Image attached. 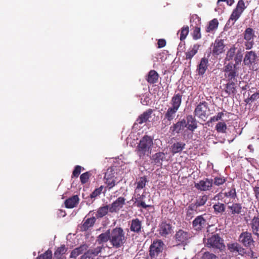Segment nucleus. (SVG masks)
<instances>
[{
	"label": "nucleus",
	"mask_w": 259,
	"mask_h": 259,
	"mask_svg": "<svg viewBox=\"0 0 259 259\" xmlns=\"http://www.w3.org/2000/svg\"><path fill=\"white\" fill-rule=\"evenodd\" d=\"M186 144L182 142L174 143L171 146V151L173 154L181 152L185 148Z\"/></svg>",
	"instance_id": "nucleus-39"
},
{
	"label": "nucleus",
	"mask_w": 259,
	"mask_h": 259,
	"mask_svg": "<svg viewBox=\"0 0 259 259\" xmlns=\"http://www.w3.org/2000/svg\"><path fill=\"white\" fill-rule=\"evenodd\" d=\"M157 232L161 237L166 238L174 233V227L169 221L162 220L158 225Z\"/></svg>",
	"instance_id": "nucleus-6"
},
{
	"label": "nucleus",
	"mask_w": 259,
	"mask_h": 259,
	"mask_svg": "<svg viewBox=\"0 0 259 259\" xmlns=\"http://www.w3.org/2000/svg\"><path fill=\"white\" fill-rule=\"evenodd\" d=\"M208 60L205 57L201 59L200 63L197 67V71L199 75H203L208 68Z\"/></svg>",
	"instance_id": "nucleus-26"
},
{
	"label": "nucleus",
	"mask_w": 259,
	"mask_h": 259,
	"mask_svg": "<svg viewBox=\"0 0 259 259\" xmlns=\"http://www.w3.org/2000/svg\"><path fill=\"white\" fill-rule=\"evenodd\" d=\"M239 242L246 247L250 248L253 245L254 241L251 233L245 231L241 233L239 236Z\"/></svg>",
	"instance_id": "nucleus-11"
},
{
	"label": "nucleus",
	"mask_w": 259,
	"mask_h": 259,
	"mask_svg": "<svg viewBox=\"0 0 259 259\" xmlns=\"http://www.w3.org/2000/svg\"><path fill=\"white\" fill-rule=\"evenodd\" d=\"M126 240L125 232L121 227H116L110 230V244L112 247L117 249L123 247Z\"/></svg>",
	"instance_id": "nucleus-1"
},
{
	"label": "nucleus",
	"mask_w": 259,
	"mask_h": 259,
	"mask_svg": "<svg viewBox=\"0 0 259 259\" xmlns=\"http://www.w3.org/2000/svg\"><path fill=\"white\" fill-rule=\"evenodd\" d=\"M236 252L239 254L243 255L245 253V249H244L240 244L239 245Z\"/></svg>",
	"instance_id": "nucleus-62"
},
{
	"label": "nucleus",
	"mask_w": 259,
	"mask_h": 259,
	"mask_svg": "<svg viewBox=\"0 0 259 259\" xmlns=\"http://www.w3.org/2000/svg\"><path fill=\"white\" fill-rule=\"evenodd\" d=\"M81 168L82 167L80 165L75 166L72 172V178L73 177L77 178L80 174Z\"/></svg>",
	"instance_id": "nucleus-57"
},
{
	"label": "nucleus",
	"mask_w": 259,
	"mask_h": 259,
	"mask_svg": "<svg viewBox=\"0 0 259 259\" xmlns=\"http://www.w3.org/2000/svg\"><path fill=\"white\" fill-rule=\"evenodd\" d=\"M225 92L228 94H235L236 92L234 81H229L226 85Z\"/></svg>",
	"instance_id": "nucleus-43"
},
{
	"label": "nucleus",
	"mask_w": 259,
	"mask_h": 259,
	"mask_svg": "<svg viewBox=\"0 0 259 259\" xmlns=\"http://www.w3.org/2000/svg\"><path fill=\"white\" fill-rule=\"evenodd\" d=\"M67 247L64 244L61 245L60 247H58L54 254V257L55 259H65L64 255L67 251Z\"/></svg>",
	"instance_id": "nucleus-30"
},
{
	"label": "nucleus",
	"mask_w": 259,
	"mask_h": 259,
	"mask_svg": "<svg viewBox=\"0 0 259 259\" xmlns=\"http://www.w3.org/2000/svg\"><path fill=\"white\" fill-rule=\"evenodd\" d=\"M218 26L219 21L218 19L214 18L208 22V25L206 27V32L213 33L218 29Z\"/></svg>",
	"instance_id": "nucleus-36"
},
{
	"label": "nucleus",
	"mask_w": 259,
	"mask_h": 259,
	"mask_svg": "<svg viewBox=\"0 0 259 259\" xmlns=\"http://www.w3.org/2000/svg\"><path fill=\"white\" fill-rule=\"evenodd\" d=\"M259 99V93H255L252 94L249 98L245 100L247 104H250L251 103Z\"/></svg>",
	"instance_id": "nucleus-54"
},
{
	"label": "nucleus",
	"mask_w": 259,
	"mask_h": 259,
	"mask_svg": "<svg viewBox=\"0 0 259 259\" xmlns=\"http://www.w3.org/2000/svg\"><path fill=\"white\" fill-rule=\"evenodd\" d=\"M109 212V206L108 205L100 207L97 211L96 219L102 218Z\"/></svg>",
	"instance_id": "nucleus-40"
},
{
	"label": "nucleus",
	"mask_w": 259,
	"mask_h": 259,
	"mask_svg": "<svg viewBox=\"0 0 259 259\" xmlns=\"http://www.w3.org/2000/svg\"><path fill=\"white\" fill-rule=\"evenodd\" d=\"M206 244L207 247H212L220 250H223L225 248L223 240L218 234L212 235L208 238Z\"/></svg>",
	"instance_id": "nucleus-9"
},
{
	"label": "nucleus",
	"mask_w": 259,
	"mask_h": 259,
	"mask_svg": "<svg viewBox=\"0 0 259 259\" xmlns=\"http://www.w3.org/2000/svg\"><path fill=\"white\" fill-rule=\"evenodd\" d=\"M191 238V234L182 229L176 231L174 238L178 245H185L187 241Z\"/></svg>",
	"instance_id": "nucleus-8"
},
{
	"label": "nucleus",
	"mask_w": 259,
	"mask_h": 259,
	"mask_svg": "<svg viewBox=\"0 0 259 259\" xmlns=\"http://www.w3.org/2000/svg\"><path fill=\"white\" fill-rule=\"evenodd\" d=\"M231 213L233 215L239 214L242 211V207L241 204L239 203H233L232 205L228 206Z\"/></svg>",
	"instance_id": "nucleus-38"
},
{
	"label": "nucleus",
	"mask_w": 259,
	"mask_h": 259,
	"mask_svg": "<svg viewBox=\"0 0 259 259\" xmlns=\"http://www.w3.org/2000/svg\"><path fill=\"white\" fill-rule=\"evenodd\" d=\"M178 111V110L171 107L167 109L162 120V124H164V126H167L171 124V121L175 118Z\"/></svg>",
	"instance_id": "nucleus-17"
},
{
	"label": "nucleus",
	"mask_w": 259,
	"mask_h": 259,
	"mask_svg": "<svg viewBox=\"0 0 259 259\" xmlns=\"http://www.w3.org/2000/svg\"><path fill=\"white\" fill-rule=\"evenodd\" d=\"M115 168L114 166L109 167L105 173L104 180L108 189L113 188L116 185Z\"/></svg>",
	"instance_id": "nucleus-7"
},
{
	"label": "nucleus",
	"mask_w": 259,
	"mask_h": 259,
	"mask_svg": "<svg viewBox=\"0 0 259 259\" xmlns=\"http://www.w3.org/2000/svg\"><path fill=\"white\" fill-rule=\"evenodd\" d=\"M253 191L255 194V198L259 199V187H255L253 188Z\"/></svg>",
	"instance_id": "nucleus-63"
},
{
	"label": "nucleus",
	"mask_w": 259,
	"mask_h": 259,
	"mask_svg": "<svg viewBox=\"0 0 259 259\" xmlns=\"http://www.w3.org/2000/svg\"><path fill=\"white\" fill-rule=\"evenodd\" d=\"M88 246L84 244L81 245L78 247L74 249L71 252L70 257L75 258L79 255L82 254L84 251L87 250Z\"/></svg>",
	"instance_id": "nucleus-34"
},
{
	"label": "nucleus",
	"mask_w": 259,
	"mask_h": 259,
	"mask_svg": "<svg viewBox=\"0 0 259 259\" xmlns=\"http://www.w3.org/2000/svg\"><path fill=\"white\" fill-rule=\"evenodd\" d=\"M250 226L252 233L259 238V216L254 217L251 220Z\"/></svg>",
	"instance_id": "nucleus-29"
},
{
	"label": "nucleus",
	"mask_w": 259,
	"mask_h": 259,
	"mask_svg": "<svg viewBox=\"0 0 259 259\" xmlns=\"http://www.w3.org/2000/svg\"><path fill=\"white\" fill-rule=\"evenodd\" d=\"M214 209V213L215 214H222L226 210V206L224 203L218 202L214 203L212 206Z\"/></svg>",
	"instance_id": "nucleus-41"
},
{
	"label": "nucleus",
	"mask_w": 259,
	"mask_h": 259,
	"mask_svg": "<svg viewBox=\"0 0 259 259\" xmlns=\"http://www.w3.org/2000/svg\"><path fill=\"white\" fill-rule=\"evenodd\" d=\"M239 245V244L237 243H232L231 244H229L228 246V249L232 252H236Z\"/></svg>",
	"instance_id": "nucleus-59"
},
{
	"label": "nucleus",
	"mask_w": 259,
	"mask_h": 259,
	"mask_svg": "<svg viewBox=\"0 0 259 259\" xmlns=\"http://www.w3.org/2000/svg\"><path fill=\"white\" fill-rule=\"evenodd\" d=\"M241 14H242L241 13H240L239 12H238L236 10H235V9H234V10L233 11V12L230 16V17L228 20L227 24L230 23L231 22V21H233V24L234 23V22H236L239 19V18L241 15Z\"/></svg>",
	"instance_id": "nucleus-47"
},
{
	"label": "nucleus",
	"mask_w": 259,
	"mask_h": 259,
	"mask_svg": "<svg viewBox=\"0 0 259 259\" xmlns=\"http://www.w3.org/2000/svg\"><path fill=\"white\" fill-rule=\"evenodd\" d=\"M110 230H107L105 232L101 233L97 238L96 242L99 244H103L110 242Z\"/></svg>",
	"instance_id": "nucleus-31"
},
{
	"label": "nucleus",
	"mask_w": 259,
	"mask_h": 259,
	"mask_svg": "<svg viewBox=\"0 0 259 259\" xmlns=\"http://www.w3.org/2000/svg\"><path fill=\"white\" fill-rule=\"evenodd\" d=\"M52 252L51 250L48 249L44 253L38 255L35 259H52Z\"/></svg>",
	"instance_id": "nucleus-48"
},
{
	"label": "nucleus",
	"mask_w": 259,
	"mask_h": 259,
	"mask_svg": "<svg viewBox=\"0 0 259 259\" xmlns=\"http://www.w3.org/2000/svg\"><path fill=\"white\" fill-rule=\"evenodd\" d=\"M103 186H101L98 188H96L91 194L90 197L91 198H95L101 194V192L103 189Z\"/></svg>",
	"instance_id": "nucleus-53"
},
{
	"label": "nucleus",
	"mask_w": 259,
	"mask_h": 259,
	"mask_svg": "<svg viewBox=\"0 0 259 259\" xmlns=\"http://www.w3.org/2000/svg\"><path fill=\"white\" fill-rule=\"evenodd\" d=\"M224 113L222 112H219L217 115L213 116L207 122V124L209 125V123H212L222 119V117L224 116Z\"/></svg>",
	"instance_id": "nucleus-52"
},
{
	"label": "nucleus",
	"mask_w": 259,
	"mask_h": 259,
	"mask_svg": "<svg viewBox=\"0 0 259 259\" xmlns=\"http://www.w3.org/2000/svg\"><path fill=\"white\" fill-rule=\"evenodd\" d=\"M142 221L138 218L133 219L131 221L130 227V230L132 232L140 234L142 231Z\"/></svg>",
	"instance_id": "nucleus-20"
},
{
	"label": "nucleus",
	"mask_w": 259,
	"mask_h": 259,
	"mask_svg": "<svg viewBox=\"0 0 259 259\" xmlns=\"http://www.w3.org/2000/svg\"><path fill=\"white\" fill-rule=\"evenodd\" d=\"M125 204V199L123 197H119L114 201L109 206V212L111 213H118Z\"/></svg>",
	"instance_id": "nucleus-13"
},
{
	"label": "nucleus",
	"mask_w": 259,
	"mask_h": 259,
	"mask_svg": "<svg viewBox=\"0 0 259 259\" xmlns=\"http://www.w3.org/2000/svg\"><path fill=\"white\" fill-rule=\"evenodd\" d=\"M147 182V180L145 177H141L140 180L138 182L137 189H143L145 187Z\"/></svg>",
	"instance_id": "nucleus-56"
},
{
	"label": "nucleus",
	"mask_w": 259,
	"mask_h": 259,
	"mask_svg": "<svg viewBox=\"0 0 259 259\" xmlns=\"http://www.w3.org/2000/svg\"><path fill=\"white\" fill-rule=\"evenodd\" d=\"M208 200V196L203 195L199 196L196 200L195 203H193L198 208L204 206Z\"/></svg>",
	"instance_id": "nucleus-42"
},
{
	"label": "nucleus",
	"mask_w": 259,
	"mask_h": 259,
	"mask_svg": "<svg viewBox=\"0 0 259 259\" xmlns=\"http://www.w3.org/2000/svg\"><path fill=\"white\" fill-rule=\"evenodd\" d=\"M87 215L83 219L80 226L82 231H87L93 227L96 223L97 219L95 217L87 218Z\"/></svg>",
	"instance_id": "nucleus-18"
},
{
	"label": "nucleus",
	"mask_w": 259,
	"mask_h": 259,
	"mask_svg": "<svg viewBox=\"0 0 259 259\" xmlns=\"http://www.w3.org/2000/svg\"><path fill=\"white\" fill-rule=\"evenodd\" d=\"M224 196L226 197L235 199L237 197L236 189L234 187L231 189L228 192L224 193Z\"/></svg>",
	"instance_id": "nucleus-51"
},
{
	"label": "nucleus",
	"mask_w": 259,
	"mask_h": 259,
	"mask_svg": "<svg viewBox=\"0 0 259 259\" xmlns=\"http://www.w3.org/2000/svg\"><path fill=\"white\" fill-rule=\"evenodd\" d=\"M152 113L153 110L151 109H148L138 116L136 120L137 123L138 124H141L147 122L151 117V114Z\"/></svg>",
	"instance_id": "nucleus-27"
},
{
	"label": "nucleus",
	"mask_w": 259,
	"mask_h": 259,
	"mask_svg": "<svg viewBox=\"0 0 259 259\" xmlns=\"http://www.w3.org/2000/svg\"><path fill=\"white\" fill-rule=\"evenodd\" d=\"M164 247V243L161 240H154L149 247V256L151 258H156L158 255L162 252Z\"/></svg>",
	"instance_id": "nucleus-4"
},
{
	"label": "nucleus",
	"mask_w": 259,
	"mask_h": 259,
	"mask_svg": "<svg viewBox=\"0 0 259 259\" xmlns=\"http://www.w3.org/2000/svg\"><path fill=\"white\" fill-rule=\"evenodd\" d=\"M217 256L209 252H205L202 256V259H216Z\"/></svg>",
	"instance_id": "nucleus-58"
},
{
	"label": "nucleus",
	"mask_w": 259,
	"mask_h": 259,
	"mask_svg": "<svg viewBox=\"0 0 259 259\" xmlns=\"http://www.w3.org/2000/svg\"><path fill=\"white\" fill-rule=\"evenodd\" d=\"M195 21V26L193 27V31L192 32V37L193 39L194 40H197L199 39H200L201 38V34L200 32V20L199 19V18H197V16L194 18L193 17L190 19V23H191V26H193V22Z\"/></svg>",
	"instance_id": "nucleus-15"
},
{
	"label": "nucleus",
	"mask_w": 259,
	"mask_h": 259,
	"mask_svg": "<svg viewBox=\"0 0 259 259\" xmlns=\"http://www.w3.org/2000/svg\"><path fill=\"white\" fill-rule=\"evenodd\" d=\"M201 211L200 208H198L193 203H191L186 209V219L190 220L194 217L195 214Z\"/></svg>",
	"instance_id": "nucleus-22"
},
{
	"label": "nucleus",
	"mask_w": 259,
	"mask_h": 259,
	"mask_svg": "<svg viewBox=\"0 0 259 259\" xmlns=\"http://www.w3.org/2000/svg\"><path fill=\"white\" fill-rule=\"evenodd\" d=\"M91 176V174L90 171H87L81 174L80 176V180L81 183L82 184L87 183L88 182Z\"/></svg>",
	"instance_id": "nucleus-50"
},
{
	"label": "nucleus",
	"mask_w": 259,
	"mask_h": 259,
	"mask_svg": "<svg viewBox=\"0 0 259 259\" xmlns=\"http://www.w3.org/2000/svg\"><path fill=\"white\" fill-rule=\"evenodd\" d=\"M159 74L154 70H151L146 77V79L150 84H154L158 81Z\"/></svg>",
	"instance_id": "nucleus-33"
},
{
	"label": "nucleus",
	"mask_w": 259,
	"mask_h": 259,
	"mask_svg": "<svg viewBox=\"0 0 259 259\" xmlns=\"http://www.w3.org/2000/svg\"><path fill=\"white\" fill-rule=\"evenodd\" d=\"M208 103L205 101L200 102L196 107L194 115L198 118L205 121L209 116Z\"/></svg>",
	"instance_id": "nucleus-5"
},
{
	"label": "nucleus",
	"mask_w": 259,
	"mask_h": 259,
	"mask_svg": "<svg viewBox=\"0 0 259 259\" xmlns=\"http://www.w3.org/2000/svg\"><path fill=\"white\" fill-rule=\"evenodd\" d=\"M165 158V154L163 152H157L152 156V162L158 166L162 165V162Z\"/></svg>",
	"instance_id": "nucleus-37"
},
{
	"label": "nucleus",
	"mask_w": 259,
	"mask_h": 259,
	"mask_svg": "<svg viewBox=\"0 0 259 259\" xmlns=\"http://www.w3.org/2000/svg\"><path fill=\"white\" fill-rule=\"evenodd\" d=\"M185 120L186 127H187L189 131L193 132L197 128V122L193 115H187Z\"/></svg>",
	"instance_id": "nucleus-24"
},
{
	"label": "nucleus",
	"mask_w": 259,
	"mask_h": 259,
	"mask_svg": "<svg viewBox=\"0 0 259 259\" xmlns=\"http://www.w3.org/2000/svg\"><path fill=\"white\" fill-rule=\"evenodd\" d=\"M145 197V195L144 194L140 195V194H137L135 196V197L133 198L132 200L134 201V204L138 207H142L144 209H146L148 207H150V205H147L144 201V199Z\"/></svg>",
	"instance_id": "nucleus-21"
},
{
	"label": "nucleus",
	"mask_w": 259,
	"mask_h": 259,
	"mask_svg": "<svg viewBox=\"0 0 259 259\" xmlns=\"http://www.w3.org/2000/svg\"><path fill=\"white\" fill-rule=\"evenodd\" d=\"M227 4L230 6H232L234 3V0H227Z\"/></svg>",
	"instance_id": "nucleus-64"
},
{
	"label": "nucleus",
	"mask_w": 259,
	"mask_h": 259,
	"mask_svg": "<svg viewBox=\"0 0 259 259\" xmlns=\"http://www.w3.org/2000/svg\"><path fill=\"white\" fill-rule=\"evenodd\" d=\"M255 36L254 32L251 28H247L244 32V38L246 40L245 42V48L247 50L251 49L254 44L253 38Z\"/></svg>",
	"instance_id": "nucleus-12"
},
{
	"label": "nucleus",
	"mask_w": 259,
	"mask_h": 259,
	"mask_svg": "<svg viewBox=\"0 0 259 259\" xmlns=\"http://www.w3.org/2000/svg\"><path fill=\"white\" fill-rule=\"evenodd\" d=\"M179 32H180V39L181 41L185 40L189 32V27L188 26H184Z\"/></svg>",
	"instance_id": "nucleus-46"
},
{
	"label": "nucleus",
	"mask_w": 259,
	"mask_h": 259,
	"mask_svg": "<svg viewBox=\"0 0 259 259\" xmlns=\"http://www.w3.org/2000/svg\"><path fill=\"white\" fill-rule=\"evenodd\" d=\"M226 182V179L224 177H216L213 180V184L219 186L224 184Z\"/></svg>",
	"instance_id": "nucleus-49"
},
{
	"label": "nucleus",
	"mask_w": 259,
	"mask_h": 259,
	"mask_svg": "<svg viewBox=\"0 0 259 259\" xmlns=\"http://www.w3.org/2000/svg\"><path fill=\"white\" fill-rule=\"evenodd\" d=\"M215 128L218 133L225 134L226 133L227 126L224 122H219L217 123Z\"/></svg>",
	"instance_id": "nucleus-45"
},
{
	"label": "nucleus",
	"mask_w": 259,
	"mask_h": 259,
	"mask_svg": "<svg viewBox=\"0 0 259 259\" xmlns=\"http://www.w3.org/2000/svg\"><path fill=\"white\" fill-rule=\"evenodd\" d=\"M200 45L196 44L193 46L191 49H190L185 53L186 60H191L198 52Z\"/></svg>",
	"instance_id": "nucleus-35"
},
{
	"label": "nucleus",
	"mask_w": 259,
	"mask_h": 259,
	"mask_svg": "<svg viewBox=\"0 0 259 259\" xmlns=\"http://www.w3.org/2000/svg\"><path fill=\"white\" fill-rule=\"evenodd\" d=\"M257 58L256 53L252 51L246 52L244 58V63L245 65H250L254 63Z\"/></svg>",
	"instance_id": "nucleus-25"
},
{
	"label": "nucleus",
	"mask_w": 259,
	"mask_h": 259,
	"mask_svg": "<svg viewBox=\"0 0 259 259\" xmlns=\"http://www.w3.org/2000/svg\"><path fill=\"white\" fill-rule=\"evenodd\" d=\"M182 93H177L176 92H175L170 101L171 107L179 110L182 104Z\"/></svg>",
	"instance_id": "nucleus-23"
},
{
	"label": "nucleus",
	"mask_w": 259,
	"mask_h": 259,
	"mask_svg": "<svg viewBox=\"0 0 259 259\" xmlns=\"http://www.w3.org/2000/svg\"><path fill=\"white\" fill-rule=\"evenodd\" d=\"M224 41L223 39L217 38L212 44L211 53L213 57H218L219 55L225 52V45Z\"/></svg>",
	"instance_id": "nucleus-10"
},
{
	"label": "nucleus",
	"mask_w": 259,
	"mask_h": 259,
	"mask_svg": "<svg viewBox=\"0 0 259 259\" xmlns=\"http://www.w3.org/2000/svg\"><path fill=\"white\" fill-rule=\"evenodd\" d=\"M236 48L234 46H232L227 51L225 60L226 61L232 60L236 55Z\"/></svg>",
	"instance_id": "nucleus-44"
},
{
	"label": "nucleus",
	"mask_w": 259,
	"mask_h": 259,
	"mask_svg": "<svg viewBox=\"0 0 259 259\" xmlns=\"http://www.w3.org/2000/svg\"><path fill=\"white\" fill-rule=\"evenodd\" d=\"M186 127V120L185 119H183L181 121H179L177 123L174 124L170 127V130L173 133L179 134Z\"/></svg>",
	"instance_id": "nucleus-28"
},
{
	"label": "nucleus",
	"mask_w": 259,
	"mask_h": 259,
	"mask_svg": "<svg viewBox=\"0 0 259 259\" xmlns=\"http://www.w3.org/2000/svg\"><path fill=\"white\" fill-rule=\"evenodd\" d=\"M153 144V139L147 135L144 136L140 141L137 148V154L140 157H143L151 153V148Z\"/></svg>",
	"instance_id": "nucleus-2"
},
{
	"label": "nucleus",
	"mask_w": 259,
	"mask_h": 259,
	"mask_svg": "<svg viewBox=\"0 0 259 259\" xmlns=\"http://www.w3.org/2000/svg\"><path fill=\"white\" fill-rule=\"evenodd\" d=\"M223 71L228 81H235L236 77L238 76V68L232 62L224 65Z\"/></svg>",
	"instance_id": "nucleus-3"
},
{
	"label": "nucleus",
	"mask_w": 259,
	"mask_h": 259,
	"mask_svg": "<svg viewBox=\"0 0 259 259\" xmlns=\"http://www.w3.org/2000/svg\"><path fill=\"white\" fill-rule=\"evenodd\" d=\"M206 225V220L202 215L197 216L192 222V227L196 231L201 230Z\"/></svg>",
	"instance_id": "nucleus-19"
},
{
	"label": "nucleus",
	"mask_w": 259,
	"mask_h": 259,
	"mask_svg": "<svg viewBox=\"0 0 259 259\" xmlns=\"http://www.w3.org/2000/svg\"><path fill=\"white\" fill-rule=\"evenodd\" d=\"M157 44L159 48H163L166 45V41L164 39H160L158 40Z\"/></svg>",
	"instance_id": "nucleus-60"
},
{
	"label": "nucleus",
	"mask_w": 259,
	"mask_h": 259,
	"mask_svg": "<svg viewBox=\"0 0 259 259\" xmlns=\"http://www.w3.org/2000/svg\"><path fill=\"white\" fill-rule=\"evenodd\" d=\"M213 185V179L206 178L195 183V187L198 190L206 191L211 189Z\"/></svg>",
	"instance_id": "nucleus-14"
},
{
	"label": "nucleus",
	"mask_w": 259,
	"mask_h": 259,
	"mask_svg": "<svg viewBox=\"0 0 259 259\" xmlns=\"http://www.w3.org/2000/svg\"><path fill=\"white\" fill-rule=\"evenodd\" d=\"M236 6L238 7L239 8L244 10L246 8V6H245V3L243 0H239Z\"/></svg>",
	"instance_id": "nucleus-61"
},
{
	"label": "nucleus",
	"mask_w": 259,
	"mask_h": 259,
	"mask_svg": "<svg viewBox=\"0 0 259 259\" xmlns=\"http://www.w3.org/2000/svg\"><path fill=\"white\" fill-rule=\"evenodd\" d=\"M103 248V246H100L94 249H89L81 256L80 259H100L98 254L102 251Z\"/></svg>",
	"instance_id": "nucleus-16"
},
{
	"label": "nucleus",
	"mask_w": 259,
	"mask_h": 259,
	"mask_svg": "<svg viewBox=\"0 0 259 259\" xmlns=\"http://www.w3.org/2000/svg\"><path fill=\"white\" fill-rule=\"evenodd\" d=\"M242 57L241 53L240 51H238L234 57L235 60V63H234V65L237 66V65L241 62Z\"/></svg>",
	"instance_id": "nucleus-55"
},
{
	"label": "nucleus",
	"mask_w": 259,
	"mask_h": 259,
	"mask_svg": "<svg viewBox=\"0 0 259 259\" xmlns=\"http://www.w3.org/2000/svg\"><path fill=\"white\" fill-rule=\"evenodd\" d=\"M79 200V199L77 195H74L65 201V206L67 208H72L75 207L78 203Z\"/></svg>",
	"instance_id": "nucleus-32"
}]
</instances>
